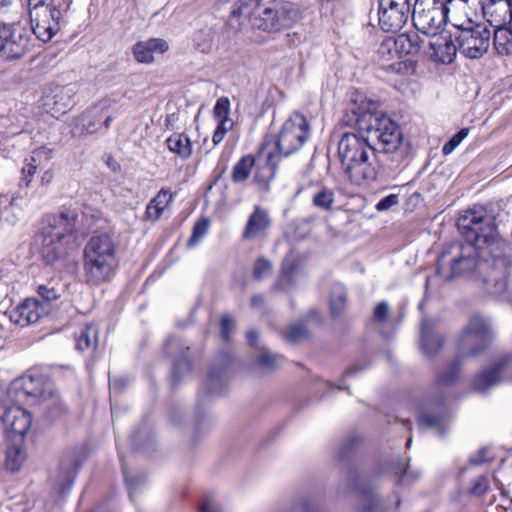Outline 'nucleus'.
Segmentation results:
<instances>
[{"label": "nucleus", "mask_w": 512, "mask_h": 512, "mask_svg": "<svg viewBox=\"0 0 512 512\" xmlns=\"http://www.w3.org/2000/svg\"><path fill=\"white\" fill-rule=\"evenodd\" d=\"M464 240L447 244L437 260V273L445 280L476 272L483 289L502 297L507 291L509 261L505 244L497 237L492 219L482 207L464 211L457 219Z\"/></svg>", "instance_id": "1"}, {"label": "nucleus", "mask_w": 512, "mask_h": 512, "mask_svg": "<svg viewBox=\"0 0 512 512\" xmlns=\"http://www.w3.org/2000/svg\"><path fill=\"white\" fill-rule=\"evenodd\" d=\"M61 380L62 370L59 367L30 370L10 383L6 391L7 400L0 402V420L10 440H23L32 425L30 412L12 405V402L43 406L45 417L51 421L62 416Z\"/></svg>", "instance_id": "2"}, {"label": "nucleus", "mask_w": 512, "mask_h": 512, "mask_svg": "<svg viewBox=\"0 0 512 512\" xmlns=\"http://www.w3.org/2000/svg\"><path fill=\"white\" fill-rule=\"evenodd\" d=\"M377 102L356 92L352 95L343 121L367 132L369 141L376 140L384 153L395 152L402 143V132L396 122L385 114L376 112Z\"/></svg>", "instance_id": "3"}, {"label": "nucleus", "mask_w": 512, "mask_h": 512, "mask_svg": "<svg viewBox=\"0 0 512 512\" xmlns=\"http://www.w3.org/2000/svg\"><path fill=\"white\" fill-rule=\"evenodd\" d=\"M338 158L344 177L354 185L376 180L379 165L376 149L360 133L346 132L338 141Z\"/></svg>", "instance_id": "4"}, {"label": "nucleus", "mask_w": 512, "mask_h": 512, "mask_svg": "<svg viewBox=\"0 0 512 512\" xmlns=\"http://www.w3.org/2000/svg\"><path fill=\"white\" fill-rule=\"evenodd\" d=\"M493 338L494 330L490 319L482 314L472 315L458 338L455 360L437 373V383L447 386L455 382L463 359L479 355Z\"/></svg>", "instance_id": "5"}, {"label": "nucleus", "mask_w": 512, "mask_h": 512, "mask_svg": "<svg viewBox=\"0 0 512 512\" xmlns=\"http://www.w3.org/2000/svg\"><path fill=\"white\" fill-rule=\"evenodd\" d=\"M117 245L106 233L92 236L83 251L86 282L99 285L108 282L118 267Z\"/></svg>", "instance_id": "6"}, {"label": "nucleus", "mask_w": 512, "mask_h": 512, "mask_svg": "<svg viewBox=\"0 0 512 512\" xmlns=\"http://www.w3.org/2000/svg\"><path fill=\"white\" fill-rule=\"evenodd\" d=\"M309 137V124L300 113H293L276 135H267L263 141L264 152L269 149L278 155L289 156L297 152Z\"/></svg>", "instance_id": "7"}, {"label": "nucleus", "mask_w": 512, "mask_h": 512, "mask_svg": "<svg viewBox=\"0 0 512 512\" xmlns=\"http://www.w3.org/2000/svg\"><path fill=\"white\" fill-rule=\"evenodd\" d=\"M300 19L301 12L296 4L289 1L274 0L251 18V27L276 34L293 28Z\"/></svg>", "instance_id": "8"}, {"label": "nucleus", "mask_w": 512, "mask_h": 512, "mask_svg": "<svg viewBox=\"0 0 512 512\" xmlns=\"http://www.w3.org/2000/svg\"><path fill=\"white\" fill-rule=\"evenodd\" d=\"M458 51L470 59H479L487 53L492 32L484 23H476L470 17L452 24Z\"/></svg>", "instance_id": "9"}, {"label": "nucleus", "mask_w": 512, "mask_h": 512, "mask_svg": "<svg viewBox=\"0 0 512 512\" xmlns=\"http://www.w3.org/2000/svg\"><path fill=\"white\" fill-rule=\"evenodd\" d=\"M449 5L448 0H415L412 12L414 27L427 37L437 34L447 22ZM451 6L459 7L457 4Z\"/></svg>", "instance_id": "10"}, {"label": "nucleus", "mask_w": 512, "mask_h": 512, "mask_svg": "<svg viewBox=\"0 0 512 512\" xmlns=\"http://www.w3.org/2000/svg\"><path fill=\"white\" fill-rule=\"evenodd\" d=\"M28 43V34L21 25L0 22V61L20 59L25 55Z\"/></svg>", "instance_id": "11"}, {"label": "nucleus", "mask_w": 512, "mask_h": 512, "mask_svg": "<svg viewBox=\"0 0 512 512\" xmlns=\"http://www.w3.org/2000/svg\"><path fill=\"white\" fill-rule=\"evenodd\" d=\"M411 14L410 0H380L379 26L385 32H397L408 21Z\"/></svg>", "instance_id": "12"}, {"label": "nucleus", "mask_w": 512, "mask_h": 512, "mask_svg": "<svg viewBox=\"0 0 512 512\" xmlns=\"http://www.w3.org/2000/svg\"><path fill=\"white\" fill-rule=\"evenodd\" d=\"M64 214H60L54 219V224L43 227L41 233L37 237V241H41V253L47 263H53L60 258L63 250L64 237Z\"/></svg>", "instance_id": "13"}, {"label": "nucleus", "mask_w": 512, "mask_h": 512, "mask_svg": "<svg viewBox=\"0 0 512 512\" xmlns=\"http://www.w3.org/2000/svg\"><path fill=\"white\" fill-rule=\"evenodd\" d=\"M110 104L108 100H101L91 108H88L81 116L75 119L71 134L75 137H80L86 134H93L97 132L104 124L105 128L108 129L112 121L111 116H107L103 119V113L109 108Z\"/></svg>", "instance_id": "14"}, {"label": "nucleus", "mask_w": 512, "mask_h": 512, "mask_svg": "<svg viewBox=\"0 0 512 512\" xmlns=\"http://www.w3.org/2000/svg\"><path fill=\"white\" fill-rule=\"evenodd\" d=\"M509 378H512V355L510 354L501 356L489 369L478 373L474 378L473 386L475 390L484 392Z\"/></svg>", "instance_id": "15"}, {"label": "nucleus", "mask_w": 512, "mask_h": 512, "mask_svg": "<svg viewBox=\"0 0 512 512\" xmlns=\"http://www.w3.org/2000/svg\"><path fill=\"white\" fill-rule=\"evenodd\" d=\"M417 423L421 428L435 431L439 437L445 435L447 415L442 401L426 402L417 411Z\"/></svg>", "instance_id": "16"}, {"label": "nucleus", "mask_w": 512, "mask_h": 512, "mask_svg": "<svg viewBox=\"0 0 512 512\" xmlns=\"http://www.w3.org/2000/svg\"><path fill=\"white\" fill-rule=\"evenodd\" d=\"M49 312V304L39 302L34 298H27L10 312V319L15 324L27 326L38 322Z\"/></svg>", "instance_id": "17"}, {"label": "nucleus", "mask_w": 512, "mask_h": 512, "mask_svg": "<svg viewBox=\"0 0 512 512\" xmlns=\"http://www.w3.org/2000/svg\"><path fill=\"white\" fill-rule=\"evenodd\" d=\"M428 46L432 50L431 56L442 64H449L453 61L458 44L454 38V31L438 32L428 39Z\"/></svg>", "instance_id": "18"}, {"label": "nucleus", "mask_w": 512, "mask_h": 512, "mask_svg": "<svg viewBox=\"0 0 512 512\" xmlns=\"http://www.w3.org/2000/svg\"><path fill=\"white\" fill-rule=\"evenodd\" d=\"M280 157L273 151L267 149L264 152L262 145L258 158L255 159L254 182L261 188L267 189L274 178Z\"/></svg>", "instance_id": "19"}, {"label": "nucleus", "mask_w": 512, "mask_h": 512, "mask_svg": "<svg viewBox=\"0 0 512 512\" xmlns=\"http://www.w3.org/2000/svg\"><path fill=\"white\" fill-rule=\"evenodd\" d=\"M450 4L466 7L475 14L480 12L484 17L494 18L499 14L506 15L510 8V0H448Z\"/></svg>", "instance_id": "20"}, {"label": "nucleus", "mask_w": 512, "mask_h": 512, "mask_svg": "<svg viewBox=\"0 0 512 512\" xmlns=\"http://www.w3.org/2000/svg\"><path fill=\"white\" fill-rule=\"evenodd\" d=\"M505 16L499 14L494 18H488V23L494 27L492 36L496 53L500 56H512V28L509 21L502 25Z\"/></svg>", "instance_id": "21"}, {"label": "nucleus", "mask_w": 512, "mask_h": 512, "mask_svg": "<svg viewBox=\"0 0 512 512\" xmlns=\"http://www.w3.org/2000/svg\"><path fill=\"white\" fill-rule=\"evenodd\" d=\"M168 43L161 38H150L137 42L132 49L133 56L139 63L150 64L154 61L155 54H163L168 51Z\"/></svg>", "instance_id": "22"}, {"label": "nucleus", "mask_w": 512, "mask_h": 512, "mask_svg": "<svg viewBox=\"0 0 512 512\" xmlns=\"http://www.w3.org/2000/svg\"><path fill=\"white\" fill-rule=\"evenodd\" d=\"M271 225L268 212L265 209L256 206L250 214L243 231V239L254 240L266 235Z\"/></svg>", "instance_id": "23"}, {"label": "nucleus", "mask_w": 512, "mask_h": 512, "mask_svg": "<svg viewBox=\"0 0 512 512\" xmlns=\"http://www.w3.org/2000/svg\"><path fill=\"white\" fill-rule=\"evenodd\" d=\"M165 350L169 356H174L176 351H179V357H176L173 363V378L179 381L182 373L189 371L191 368L190 361L187 358V351L189 346L185 345L180 339L169 337L165 342Z\"/></svg>", "instance_id": "24"}, {"label": "nucleus", "mask_w": 512, "mask_h": 512, "mask_svg": "<svg viewBox=\"0 0 512 512\" xmlns=\"http://www.w3.org/2000/svg\"><path fill=\"white\" fill-rule=\"evenodd\" d=\"M51 158L52 150L46 147H41L33 151L32 155L25 159L24 166L22 167L20 185L28 187L37 169L44 168Z\"/></svg>", "instance_id": "25"}, {"label": "nucleus", "mask_w": 512, "mask_h": 512, "mask_svg": "<svg viewBox=\"0 0 512 512\" xmlns=\"http://www.w3.org/2000/svg\"><path fill=\"white\" fill-rule=\"evenodd\" d=\"M64 89L61 85L48 84L43 91L41 98L43 109L55 118L64 115Z\"/></svg>", "instance_id": "26"}, {"label": "nucleus", "mask_w": 512, "mask_h": 512, "mask_svg": "<svg viewBox=\"0 0 512 512\" xmlns=\"http://www.w3.org/2000/svg\"><path fill=\"white\" fill-rule=\"evenodd\" d=\"M444 339L434 332V325L431 321L423 319L421 322L420 348L424 355L435 356L442 348Z\"/></svg>", "instance_id": "27"}, {"label": "nucleus", "mask_w": 512, "mask_h": 512, "mask_svg": "<svg viewBox=\"0 0 512 512\" xmlns=\"http://www.w3.org/2000/svg\"><path fill=\"white\" fill-rule=\"evenodd\" d=\"M422 43H424V40L420 38L417 32L403 33L395 38H386L383 49L389 46L396 47L401 55H410L417 53Z\"/></svg>", "instance_id": "28"}, {"label": "nucleus", "mask_w": 512, "mask_h": 512, "mask_svg": "<svg viewBox=\"0 0 512 512\" xmlns=\"http://www.w3.org/2000/svg\"><path fill=\"white\" fill-rule=\"evenodd\" d=\"M12 443L7 447L5 466L11 472L19 471L27 460V452L24 447V439L10 440Z\"/></svg>", "instance_id": "29"}, {"label": "nucleus", "mask_w": 512, "mask_h": 512, "mask_svg": "<svg viewBox=\"0 0 512 512\" xmlns=\"http://www.w3.org/2000/svg\"><path fill=\"white\" fill-rule=\"evenodd\" d=\"M166 146L170 152L187 160L193 153V146L190 137L186 133H173L166 141Z\"/></svg>", "instance_id": "30"}, {"label": "nucleus", "mask_w": 512, "mask_h": 512, "mask_svg": "<svg viewBox=\"0 0 512 512\" xmlns=\"http://www.w3.org/2000/svg\"><path fill=\"white\" fill-rule=\"evenodd\" d=\"M76 349L84 351H93L98 345V328L95 324H88L81 328L75 336Z\"/></svg>", "instance_id": "31"}, {"label": "nucleus", "mask_w": 512, "mask_h": 512, "mask_svg": "<svg viewBox=\"0 0 512 512\" xmlns=\"http://www.w3.org/2000/svg\"><path fill=\"white\" fill-rule=\"evenodd\" d=\"M171 200L172 194H170L168 190H160L159 193L148 203L145 212L146 218L151 221L158 220Z\"/></svg>", "instance_id": "32"}, {"label": "nucleus", "mask_w": 512, "mask_h": 512, "mask_svg": "<svg viewBox=\"0 0 512 512\" xmlns=\"http://www.w3.org/2000/svg\"><path fill=\"white\" fill-rule=\"evenodd\" d=\"M226 384V367H213L207 376L205 382L206 393L217 395L223 392Z\"/></svg>", "instance_id": "33"}, {"label": "nucleus", "mask_w": 512, "mask_h": 512, "mask_svg": "<svg viewBox=\"0 0 512 512\" xmlns=\"http://www.w3.org/2000/svg\"><path fill=\"white\" fill-rule=\"evenodd\" d=\"M262 0H238L231 12V21L237 19L239 24L242 23V20L248 19L251 22V18L257 13L256 9H259V5Z\"/></svg>", "instance_id": "34"}, {"label": "nucleus", "mask_w": 512, "mask_h": 512, "mask_svg": "<svg viewBox=\"0 0 512 512\" xmlns=\"http://www.w3.org/2000/svg\"><path fill=\"white\" fill-rule=\"evenodd\" d=\"M215 36L216 33L211 27L197 30L193 36L194 47L201 53H210L215 47Z\"/></svg>", "instance_id": "35"}, {"label": "nucleus", "mask_w": 512, "mask_h": 512, "mask_svg": "<svg viewBox=\"0 0 512 512\" xmlns=\"http://www.w3.org/2000/svg\"><path fill=\"white\" fill-rule=\"evenodd\" d=\"M255 166V158L252 155H244L232 168L231 179L234 183L245 182Z\"/></svg>", "instance_id": "36"}, {"label": "nucleus", "mask_w": 512, "mask_h": 512, "mask_svg": "<svg viewBox=\"0 0 512 512\" xmlns=\"http://www.w3.org/2000/svg\"><path fill=\"white\" fill-rule=\"evenodd\" d=\"M296 268L297 263L295 257L293 253H290L283 260L281 273L276 283L278 289H286L287 286L293 284V275Z\"/></svg>", "instance_id": "37"}, {"label": "nucleus", "mask_w": 512, "mask_h": 512, "mask_svg": "<svg viewBox=\"0 0 512 512\" xmlns=\"http://www.w3.org/2000/svg\"><path fill=\"white\" fill-rule=\"evenodd\" d=\"M386 44V39L380 44L378 48V54L383 61L393 60L391 64L384 66L387 71L392 72H400L404 63L400 61L401 58L400 51L396 47H386L383 49V46Z\"/></svg>", "instance_id": "38"}, {"label": "nucleus", "mask_w": 512, "mask_h": 512, "mask_svg": "<svg viewBox=\"0 0 512 512\" xmlns=\"http://www.w3.org/2000/svg\"><path fill=\"white\" fill-rule=\"evenodd\" d=\"M393 469L396 476L397 485L412 484L420 477L419 472L412 471L408 464H404L401 461L395 462Z\"/></svg>", "instance_id": "39"}, {"label": "nucleus", "mask_w": 512, "mask_h": 512, "mask_svg": "<svg viewBox=\"0 0 512 512\" xmlns=\"http://www.w3.org/2000/svg\"><path fill=\"white\" fill-rule=\"evenodd\" d=\"M230 111L231 102L228 97L223 96L217 99L213 108V116L217 123L234 125L233 120L230 118Z\"/></svg>", "instance_id": "40"}, {"label": "nucleus", "mask_w": 512, "mask_h": 512, "mask_svg": "<svg viewBox=\"0 0 512 512\" xmlns=\"http://www.w3.org/2000/svg\"><path fill=\"white\" fill-rule=\"evenodd\" d=\"M335 194L331 188L321 187L312 198L313 205L321 210L329 211L334 204Z\"/></svg>", "instance_id": "41"}, {"label": "nucleus", "mask_w": 512, "mask_h": 512, "mask_svg": "<svg viewBox=\"0 0 512 512\" xmlns=\"http://www.w3.org/2000/svg\"><path fill=\"white\" fill-rule=\"evenodd\" d=\"M118 453H119V458H120V461L122 464V470H123V475H124V479L126 482V486L129 491L130 498L133 500L138 489L140 487H142V485L144 484V477L142 475H138V474L130 475V473L126 467V464L124 462L122 452L119 450Z\"/></svg>", "instance_id": "42"}, {"label": "nucleus", "mask_w": 512, "mask_h": 512, "mask_svg": "<svg viewBox=\"0 0 512 512\" xmlns=\"http://www.w3.org/2000/svg\"><path fill=\"white\" fill-rule=\"evenodd\" d=\"M46 3L47 0H27L31 23L37 20V17L41 16L39 10H41L44 17L51 16L55 18V12L49 9Z\"/></svg>", "instance_id": "43"}, {"label": "nucleus", "mask_w": 512, "mask_h": 512, "mask_svg": "<svg viewBox=\"0 0 512 512\" xmlns=\"http://www.w3.org/2000/svg\"><path fill=\"white\" fill-rule=\"evenodd\" d=\"M278 364V356L268 350L261 351L255 363L257 368L265 372L274 371Z\"/></svg>", "instance_id": "44"}, {"label": "nucleus", "mask_w": 512, "mask_h": 512, "mask_svg": "<svg viewBox=\"0 0 512 512\" xmlns=\"http://www.w3.org/2000/svg\"><path fill=\"white\" fill-rule=\"evenodd\" d=\"M346 303V292L340 286L335 287L330 297V311L336 317L341 314Z\"/></svg>", "instance_id": "45"}, {"label": "nucleus", "mask_w": 512, "mask_h": 512, "mask_svg": "<svg viewBox=\"0 0 512 512\" xmlns=\"http://www.w3.org/2000/svg\"><path fill=\"white\" fill-rule=\"evenodd\" d=\"M209 224L210 222L207 218H201L195 223L192 235L188 241V245L190 247L197 245L201 241V239L208 233Z\"/></svg>", "instance_id": "46"}, {"label": "nucleus", "mask_w": 512, "mask_h": 512, "mask_svg": "<svg viewBox=\"0 0 512 512\" xmlns=\"http://www.w3.org/2000/svg\"><path fill=\"white\" fill-rule=\"evenodd\" d=\"M31 24L34 34L43 42L51 40L55 34L54 28L50 24L46 25L44 22L42 23L39 17Z\"/></svg>", "instance_id": "47"}, {"label": "nucleus", "mask_w": 512, "mask_h": 512, "mask_svg": "<svg viewBox=\"0 0 512 512\" xmlns=\"http://www.w3.org/2000/svg\"><path fill=\"white\" fill-rule=\"evenodd\" d=\"M284 336L289 343L294 344L307 337V329L301 323L292 324L287 328Z\"/></svg>", "instance_id": "48"}, {"label": "nucleus", "mask_w": 512, "mask_h": 512, "mask_svg": "<svg viewBox=\"0 0 512 512\" xmlns=\"http://www.w3.org/2000/svg\"><path fill=\"white\" fill-rule=\"evenodd\" d=\"M38 293L44 300L43 303L48 304L49 302L60 298L62 289H57L56 286L52 282H48L45 285L39 286Z\"/></svg>", "instance_id": "49"}, {"label": "nucleus", "mask_w": 512, "mask_h": 512, "mask_svg": "<svg viewBox=\"0 0 512 512\" xmlns=\"http://www.w3.org/2000/svg\"><path fill=\"white\" fill-rule=\"evenodd\" d=\"M469 129L462 128L456 134L452 136V138L444 144L442 148V152L444 155L451 154L454 149L468 136Z\"/></svg>", "instance_id": "50"}, {"label": "nucleus", "mask_w": 512, "mask_h": 512, "mask_svg": "<svg viewBox=\"0 0 512 512\" xmlns=\"http://www.w3.org/2000/svg\"><path fill=\"white\" fill-rule=\"evenodd\" d=\"M272 272V264L265 258H259L253 268V276L256 280H261Z\"/></svg>", "instance_id": "51"}, {"label": "nucleus", "mask_w": 512, "mask_h": 512, "mask_svg": "<svg viewBox=\"0 0 512 512\" xmlns=\"http://www.w3.org/2000/svg\"><path fill=\"white\" fill-rule=\"evenodd\" d=\"M489 487L488 479L484 476L477 477L470 488V493L475 496L483 495Z\"/></svg>", "instance_id": "52"}, {"label": "nucleus", "mask_w": 512, "mask_h": 512, "mask_svg": "<svg viewBox=\"0 0 512 512\" xmlns=\"http://www.w3.org/2000/svg\"><path fill=\"white\" fill-rule=\"evenodd\" d=\"M234 327H235V322L231 317H229L227 315L222 316V318H221V337L223 338V340L229 341L230 334L234 330Z\"/></svg>", "instance_id": "53"}, {"label": "nucleus", "mask_w": 512, "mask_h": 512, "mask_svg": "<svg viewBox=\"0 0 512 512\" xmlns=\"http://www.w3.org/2000/svg\"><path fill=\"white\" fill-rule=\"evenodd\" d=\"M388 315H389L388 303L385 301H382L379 304H377V306L375 307L374 312H373L374 320L379 323H383L384 321L387 320Z\"/></svg>", "instance_id": "54"}, {"label": "nucleus", "mask_w": 512, "mask_h": 512, "mask_svg": "<svg viewBox=\"0 0 512 512\" xmlns=\"http://www.w3.org/2000/svg\"><path fill=\"white\" fill-rule=\"evenodd\" d=\"M233 128V125H227L224 123H217L216 129L212 136L214 145H218L224 139L226 133Z\"/></svg>", "instance_id": "55"}, {"label": "nucleus", "mask_w": 512, "mask_h": 512, "mask_svg": "<svg viewBox=\"0 0 512 512\" xmlns=\"http://www.w3.org/2000/svg\"><path fill=\"white\" fill-rule=\"evenodd\" d=\"M398 195L396 194H389L382 198L377 204L376 209L378 211H386L390 209L391 207L398 204Z\"/></svg>", "instance_id": "56"}, {"label": "nucleus", "mask_w": 512, "mask_h": 512, "mask_svg": "<svg viewBox=\"0 0 512 512\" xmlns=\"http://www.w3.org/2000/svg\"><path fill=\"white\" fill-rule=\"evenodd\" d=\"M199 512H223L219 505L212 499L206 498L202 502Z\"/></svg>", "instance_id": "57"}, {"label": "nucleus", "mask_w": 512, "mask_h": 512, "mask_svg": "<svg viewBox=\"0 0 512 512\" xmlns=\"http://www.w3.org/2000/svg\"><path fill=\"white\" fill-rule=\"evenodd\" d=\"M358 442H359L358 436L353 435V436L349 437L346 440V442L343 444V447L341 448L340 457H344L346 454V449L354 447Z\"/></svg>", "instance_id": "58"}, {"label": "nucleus", "mask_w": 512, "mask_h": 512, "mask_svg": "<svg viewBox=\"0 0 512 512\" xmlns=\"http://www.w3.org/2000/svg\"><path fill=\"white\" fill-rule=\"evenodd\" d=\"M486 452L487 450L485 448L480 449L477 455L470 458V462L474 465H480L488 461V458L485 456Z\"/></svg>", "instance_id": "59"}, {"label": "nucleus", "mask_w": 512, "mask_h": 512, "mask_svg": "<svg viewBox=\"0 0 512 512\" xmlns=\"http://www.w3.org/2000/svg\"><path fill=\"white\" fill-rule=\"evenodd\" d=\"M0 217L1 219L9 222L14 223L15 222V216L10 214V208L6 207L3 210L0 211Z\"/></svg>", "instance_id": "60"}, {"label": "nucleus", "mask_w": 512, "mask_h": 512, "mask_svg": "<svg viewBox=\"0 0 512 512\" xmlns=\"http://www.w3.org/2000/svg\"><path fill=\"white\" fill-rule=\"evenodd\" d=\"M246 338L251 345H256L258 341V333L254 330L248 331Z\"/></svg>", "instance_id": "61"}, {"label": "nucleus", "mask_w": 512, "mask_h": 512, "mask_svg": "<svg viewBox=\"0 0 512 512\" xmlns=\"http://www.w3.org/2000/svg\"><path fill=\"white\" fill-rule=\"evenodd\" d=\"M264 303V298L261 295H255L251 299L252 307L258 308L261 307Z\"/></svg>", "instance_id": "62"}, {"label": "nucleus", "mask_w": 512, "mask_h": 512, "mask_svg": "<svg viewBox=\"0 0 512 512\" xmlns=\"http://www.w3.org/2000/svg\"><path fill=\"white\" fill-rule=\"evenodd\" d=\"M51 177L52 176H51V174L49 172H45V174L42 177V181L45 182V183H48V182H50Z\"/></svg>", "instance_id": "63"}, {"label": "nucleus", "mask_w": 512, "mask_h": 512, "mask_svg": "<svg viewBox=\"0 0 512 512\" xmlns=\"http://www.w3.org/2000/svg\"><path fill=\"white\" fill-rule=\"evenodd\" d=\"M507 13H509V22H510L511 28H512V1H510V8L508 9Z\"/></svg>", "instance_id": "64"}]
</instances>
